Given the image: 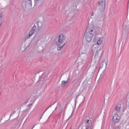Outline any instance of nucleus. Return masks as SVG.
I'll return each instance as SVG.
<instances>
[{"instance_id": "obj_28", "label": "nucleus", "mask_w": 129, "mask_h": 129, "mask_svg": "<svg viewBox=\"0 0 129 129\" xmlns=\"http://www.w3.org/2000/svg\"><path fill=\"white\" fill-rule=\"evenodd\" d=\"M49 107H51V106H49Z\"/></svg>"}, {"instance_id": "obj_4", "label": "nucleus", "mask_w": 129, "mask_h": 129, "mask_svg": "<svg viewBox=\"0 0 129 129\" xmlns=\"http://www.w3.org/2000/svg\"><path fill=\"white\" fill-rule=\"evenodd\" d=\"M84 36L87 42H91V40H92V38L93 37V33H85Z\"/></svg>"}, {"instance_id": "obj_7", "label": "nucleus", "mask_w": 129, "mask_h": 129, "mask_svg": "<svg viewBox=\"0 0 129 129\" xmlns=\"http://www.w3.org/2000/svg\"><path fill=\"white\" fill-rule=\"evenodd\" d=\"M104 42V38L103 37H101L99 38L97 41V44L98 45H103Z\"/></svg>"}, {"instance_id": "obj_11", "label": "nucleus", "mask_w": 129, "mask_h": 129, "mask_svg": "<svg viewBox=\"0 0 129 129\" xmlns=\"http://www.w3.org/2000/svg\"><path fill=\"white\" fill-rule=\"evenodd\" d=\"M106 65H107L106 62H105V60H103V61L101 63L100 67L101 68H103V67L105 68L106 67Z\"/></svg>"}, {"instance_id": "obj_22", "label": "nucleus", "mask_w": 129, "mask_h": 129, "mask_svg": "<svg viewBox=\"0 0 129 129\" xmlns=\"http://www.w3.org/2000/svg\"><path fill=\"white\" fill-rule=\"evenodd\" d=\"M48 108H49V107L45 110V111L44 112V113H45V112H46V111H47V110H48Z\"/></svg>"}, {"instance_id": "obj_10", "label": "nucleus", "mask_w": 129, "mask_h": 129, "mask_svg": "<svg viewBox=\"0 0 129 129\" xmlns=\"http://www.w3.org/2000/svg\"><path fill=\"white\" fill-rule=\"evenodd\" d=\"M25 4L26 6H30V7H32V0H25Z\"/></svg>"}, {"instance_id": "obj_24", "label": "nucleus", "mask_w": 129, "mask_h": 129, "mask_svg": "<svg viewBox=\"0 0 129 129\" xmlns=\"http://www.w3.org/2000/svg\"><path fill=\"white\" fill-rule=\"evenodd\" d=\"M29 105H30V106H31V105H32V104H29V105H28V106H29Z\"/></svg>"}, {"instance_id": "obj_2", "label": "nucleus", "mask_w": 129, "mask_h": 129, "mask_svg": "<svg viewBox=\"0 0 129 129\" xmlns=\"http://www.w3.org/2000/svg\"><path fill=\"white\" fill-rule=\"evenodd\" d=\"M42 27V23L41 22L36 21L34 23L33 27L30 30V33H38L40 31V29Z\"/></svg>"}, {"instance_id": "obj_13", "label": "nucleus", "mask_w": 129, "mask_h": 129, "mask_svg": "<svg viewBox=\"0 0 129 129\" xmlns=\"http://www.w3.org/2000/svg\"><path fill=\"white\" fill-rule=\"evenodd\" d=\"M33 33H29L27 36L25 37V42H26V40H28V39H30L31 38V36L33 35Z\"/></svg>"}, {"instance_id": "obj_1", "label": "nucleus", "mask_w": 129, "mask_h": 129, "mask_svg": "<svg viewBox=\"0 0 129 129\" xmlns=\"http://www.w3.org/2000/svg\"><path fill=\"white\" fill-rule=\"evenodd\" d=\"M99 6L100 11H101L100 14L97 15L95 17V21H100V19H102L103 17V13L102 12L104 11L105 10V0L100 1L98 3Z\"/></svg>"}, {"instance_id": "obj_16", "label": "nucleus", "mask_w": 129, "mask_h": 129, "mask_svg": "<svg viewBox=\"0 0 129 129\" xmlns=\"http://www.w3.org/2000/svg\"><path fill=\"white\" fill-rule=\"evenodd\" d=\"M4 18V12L3 11H0V21Z\"/></svg>"}, {"instance_id": "obj_23", "label": "nucleus", "mask_w": 129, "mask_h": 129, "mask_svg": "<svg viewBox=\"0 0 129 129\" xmlns=\"http://www.w3.org/2000/svg\"><path fill=\"white\" fill-rule=\"evenodd\" d=\"M36 2H40V0H35Z\"/></svg>"}, {"instance_id": "obj_21", "label": "nucleus", "mask_w": 129, "mask_h": 129, "mask_svg": "<svg viewBox=\"0 0 129 129\" xmlns=\"http://www.w3.org/2000/svg\"><path fill=\"white\" fill-rule=\"evenodd\" d=\"M86 122H87V123H88V122H89V119H87Z\"/></svg>"}, {"instance_id": "obj_9", "label": "nucleus", "mask_w": 129, "mask_h": 129, "mask_svg": "<svg viewBox=\"0 0 129 129\" xmlns=\"http://www.w3.org/2000/svg\"><path fill=\"white\" fill-rule=\"evenodd\" d=\"M94 29V28H93V27H88L85 33H91L92 32H93V30Z\"/></svg>"}, {"instance_id": "obj_14", "label": "nucleus", "mask_w": 129, "mask_h": 129, "mask_svg": "<svg viewBox=\"0 0 129 129\" xmlns=\"http://www.w3.org/2000/svg\"><path fill=\"white\" fill-rule=\"evenodd\" d=\"M77 61L79 62L81 64H83V62L84 61V59H81V57L80 56L78 59H77Z\"/></svg>"}, {"instance_id": "obj_29", "label": "nucleus", "mask_w": 129, "mask_h": 129, "mask_svg": "<svg viewBox=\"0 0 129 129\" xmlns=\"http://www.w3.org/2000/svg\"><path fill=\"white\" fill-rule=\"evenodd\" d=\"M64 113H63V115H64Z\"/></svg>"}, {"instance_id": "obj_19", "label": "nucleus", "mask_w": 129, "mask_h": 129, "mask_svg": "<svg viewBox=\"0 0 129 129\" xmlns=\"http://www.w3.org/2000/svg\"><path fill=\"white\" fill-rule=\"evenodd\" d=\"M62 111H63V109L61 108L59 111V115H61L62 114Z\"/></svg>"}, {"instance_id": "obj_5", "label": "nucleus", "mask_w": 129, "mask_h": 129, "mask_svg": "<svg viewBox=\"0 0 129 129\" xmlns=\"http://www.w3.org/2000/svg\"><path fill=\"white\" fill-rule=\"evenodd\" d=\"M112 121L114 124L117 123L119 121V119L118 118V115L117 113L114 114L112 117Z\"/></svg>"}, {"instance_id": "obj_8", "label": "nucleus", "mask_w": 129, "mask_h": 129, "mask_svg": "<svg viewBox=\"0 0 129 129\" xmlns=\"http://www.w3.org/2000/svg\"><path fill=\"white\" fill-rule=\"evenodd\" d=\"M70 81V77H68V79L66 81H62L61 82V87H64L67 84V83H68V82H69Z\"/></svg>"}, {"instance_id": "obj_27", "label": "nucleus", "mask_w": 129, "mask_h": 129, "mask_svg": "<svg viewBox=\"0 0 129 129\" xmlns=\"http://www.w3.org/2000/svg\"><path fill=\"white\" fill-rule=\"evenodd\" d=\"M49 107H51V106H49Z\"/></svg>"}, {"instance_id": "obj_26", "label": "nucleus", "mask_w": 129, "mask_h": 129, "mask_svg": "<svg viewBox=\"0 0 129 129\" xmlns=\"http://www.w3.org/2000/svg\"><path fill=\"white\" fill-rule=\"evenodd\" d=\"M56 108L55 109V110H56Z\"/></svg>"}, {"instance_id": "obj_15", "label": "nucleus", "mask_w": 129, "mask_h": 129, "mask_svg": "<svg viewBox=\"0 0 129 129\" xmlns=\"http://www.w3.org/2000/svg\"><path fill=\"white\" fill-rule=\"evenodd\" d=\"M66 45V42L64 43L61 46H58L57 50L58 51H61L62 50V48Z\"/></svg>"}, {"instance_id": "obj_6", "label": "nucleus", "mask_w": 129, "mask_h": 129, "mask_svg": "<svg viewBox=\"0 0 129 129\" xmlns=\"http://www.w3.org/2000/svg\"><path fill=\"white\" fill-rule=\"evenodd\" d=\"M102 55V49H100L96 51V52L95 54V58H100Z\"/></svg>"}, {"instance_id": "obj_3", "label": "nucleus", "mask_w": 129, "mask_h": 129, "mask_svg": "<svg viewBox=\"0 0 129 129\" xmlns=\"http://www.w3.org/2000/svg\"><path fill=\"white\" fill-rule=\"evenodd\" d=\"M65 39H66V37L64 34H60L57 39V41L56 42L57 46H61L63 43L65 42Z\"/></svg>"}, {"instance_id": "obj_12", "label": "nucleus", "mask_w": 129, "mask_h": 129, "mask_svg": "<svg viewBox=\"0 0 129 129\" xmlns=\"http://www.w3.org/2000/svg\"><path fill=\"white\" fill-rule=\"evenodd\" d=\"M120 108H121V105H118L115 108V111L116 112H120Z\"/></svg>"}, {"instance_id": "obj_17", "label": "nucleus", "mask_w": 129, "mask_h": 129, "mask_svg": "<svg viewBox=\"0 0 129 129\" xmlns=\"http://www.w3.org/2000/svg\"><path fill=\"white\" fill-rule=\"evenodd\" d=\"M94 30H95V33H97L98 32H99V31H100V30H101V28H100V27H98V28H94Z\"/></svg>"}, {"instance_id": "obj_20", "label": "nucleus", "mask_w": 129, "mask_h": 129, "mask_svg": "<svg viewBox=\"0 0 129 129\" xmlns=\"http://www.w3.org/2000/svg\"><path fill=\"white\" fill-rule=\"evenodd\" d=\"M15 113H16V111H13V112H12V113H11V115H14V114H15Z\"/></svg>"}, {"instance_id": "obj_18", "label": "nucleus", "mask_w": 129, "mask_h": 129, "mask_svg": "<svg viewBox=\"0 0 129 129\" xmlns=\"http://www.w3.org/2000/svg\"><path fill=\"white\" fill-rule=\"evenodd\" d=\"M86 129H92V127H91V126H90L89 125H87V126H86Z\"/></svg>"}, {"instance_id": "obj_25", "label": "nucleus", "mask_w": 129, "mask_h": 129, "mask_svg": "<svg viewBox=\"0 0 129 129\" xmlns=\"http://www.w3.org/2000/svg\"><path fill=\"white\" fill-rule=\"evenodd\" d=\"M91 16H93V13L91 15Z\"/></svg>"}]
</instances>
